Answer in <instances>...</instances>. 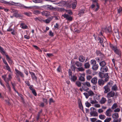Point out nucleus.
<instances>
[{
	"label": "nucleus",
	"mask_w": 122,
	"mask_h": 122,
	"mask_svg": "<svg viewBox=\"0 0 122 122\" xmlns=\"http://www.w3.org/2000/svg\"><path fill=\"white\" fill-rule=\"evenodd\" d=\"M110 46L112 50L114 51V53L118 56V57L121 58V52L120 50L118 49L117 46H114L111 43L110 44Z\"/></svg>",
	"instance_id": "nucleus-1"
},
{
	"label": "nucleus",
	"mask_w": 122,
	"mask_h": 122,
	"mask_svg": "<svg viewBox=\"0 0 122 122\" xmlns=\"http://www.w3.org/2000/svg\"><path fill=\"white\" fill-rule=\"evenodd\" d=\"M100 66L101 67L100 68L101 71L103 72H106L108 70L107 67L106 66V62L104 61H102L99 63Z\"/></svg>",
	"instance_id": "nucleus-2"
},
{
	"label": "nucleus",
	"mask_w": 122,
	"mask_h": 122,
	"mask_svg": "<svg viewBox=\"0 0 122 122\" xmlns=\"http://www.w3.org/2000/svg\"><path fill=\"white\" fill-rule=\"evenodd\" d=\"M104 72H105L101 71V72H99L98 73L99 76L101 79H103V78H104L105 79H109V77L108 76V73H104Z\"/></svg>",
	"instance_id": "nucleus-3"
},
{
	"label": "nucleus",
	"mask_w": 122,
	"mask_h": 122,
	"mask_svg": "<svg viewBox=\"0 0 122 122\" xmlns=\"http://www.w3.org/2000/svg\"><path fill=\"white\" fill-rule=\"evenodd\" d=\"M108 80L109 79H105L104 80H103L102 79H99L98 80V84L100 86H103L105 82H107Z\"/></svg>",
	"instance_id": "nucleus-4"
},
{
	"label": "nucleus",
	"mask_w": 122,
	"mask_h": 122,
	"mask_svg": "<svg viewBox=\"0 0 122 122\" xmlns=\"http://www.w3.org/2000/svg\"><path fill=\"white\" fill-rule=\"evenodd\" d=\"M115 95L114 92L112 91H111L107 94V98H110L112 97ZM116 95V94L115 95Z\"/></svg>",
	"instance_id": "nucleus-5"
},
{
	"label": "nucleus",
	"mask_w": 122,
	"mask_h": 122,
	"mask_svg": "<svg viewBox=\"0 0 122 122\" xmlns=\"http://www.w3.org/2000/svg\"><path fill=\"white\" fill-rule=\"evenodd\" d=\"M62 16L67 20L71 21L72 20V17L67 14H64L62 15Z\"/></svg>",
	"instance_id": "nucleus-6"
},
{
	"label": "nucleus",
	"mask_w": 122,
	"mask_h": 122,
	"mask_svg": "<svg viewBox=\"0 0 122 122\" xmlns=\"http://www.w3.org/2000/svg\"><path fill=\"white\" fill-rule=\"evenodd\" d=\"M96 54L97 56H99L102 58H103L104 57H105L104 55L101 52L100 50H96Z\"/></svg>",
	"instance_id": "nucleus-7"
},
{
	"label": "nucleus",
	"mask_w": 122,
	"mask_h": 122,
	"mask_svg": "<svg viewBox=\"0 0 122 122\" xmlns=\"http://www.w3.org/2000/svg\"><path fill=\"white\" fill-rule=\"evenodd\" d=\"M29 73L31 75L32 79L34 80H35L36 81H37V77L35 74L34 72L30 71H29Z\"/></svg>",
	"instance_id": "nucleus-8"
},
{
	"label": "nucleus",
	"mask_w": 122,
	"mask_h": 122,
	"mask_svg": "<svg viewBox=\"0 0 122 122\" xmlns=\"http://www.w3.org/2000/svg\"><path fill=\"white\" fill-rule=\"evenodd\" d=\"M103 88L104 90V92L105 93H107L109 92L110 91V88L108 86H107L106 85L103 87Z\"/></svg>",
	"instance_id": "nucleus-9"
},
{
	"label": "nucleus",
	"mask_w": 122,
	"mask_h": 122,
	"mask_svg": "<svg viewBox=\"0 0 122 122\" xmlns=\"http://www.w3.org/2000/svg\"><path fill=\"white\" fill-rule=\"evenodd\" d=\"M15 71L16 73L19 75L22 78L24 77V75L22 72L19 71L16 69H15Z\"/></svg>",
	"instance_id": "nucleus-10"
},
{
	"label": "nucleus",
	"mask_w": 122,
	"mask_h": 122,
	"mask_svg": "<svg viewBox=\"0 0 122 122\" xmlns=\"http://www.w3.org/2000/svg\"><path fill=\"white\" fill-rule=\"evenodd\" d=\"M0 52L3 55H5L6 56V55H8L7 53L5 52L4 49L0 46Z\"/></svg>",
	"instance_id": "nucleus-11"
},
{
	"label": "nucleus",
	"mask_w": 122,
	"mask_h": 122,
	"mask_svg": "<svg viewBox=\"0 0 122 122\" xmlns=\"http://www.w3.org/2000/svg\"><path fill=\"white\" fill-rule=\"evenodd\" d=\"M41 13L42 15L46 16H49L50 14V12L47 11H43L41 12Z\"/></svg>",
	"instance_id": "nucleus-12"
},
{
	"label": "nucleus",
	"mask_w": 122,
	"mask_h": 122,
	"mask_svg": "<svg viewBox=\"0 0 122 122\" xmlns=\"http://www.w3.org/2000/svg\"><path fill=\"white\" fill-rule=\"evenodd\" d=\"M97 79L96 77H95L92 79L91 80V82L93 84L96 85L97 83Z\"/></svg>",
	"instance_id": "nucleus-13"
},
{
	"label": "nucleus",
	"mask_w": 122,
	"mask_h": 122,
	"mask_svg": "<svg viewBox=\"0 0 122 122\" xmlns=\"http://www.w3.org/2000/svg\"><path fill=\"white\" fill-rule=\"evenodd\" d=\"M112 117L114 119L113 120H116L119 117L118 114L117 113H115L112 114Z\"/></svg>",
	"instance_id": "nucleus-14"
},
{
	"label": "nucleus",
	"mask_w": 122,
	"mask_h": 122,
	"mask_svg": "<svg viewBox=\"0 0 122 122\" xmlns=\"http://www.w3.org/2000/svg\"><path fill=\"white\" fill-rule=\"evenodd\" d=\"M78 105L79 108L81 109L83 111V105H82L81 101L80 99L78 100Z\"/></svg>",
	"instance_id": "nucleus-15"
},
{
	"label": "nucleus",
	"mask_w": 122,
	"mask_h": 122,
	"mask_svg": "<svg viewBox=\"0 0 122 122\" xmlns=\"http://www.w3.org/2000/svg\"><path fill=\"white\" fill-rule=\"evenodd\" d=\"M102 30H111V28L110 26L106 27L105 26H103L102 28Z\"/></svg>",
	"instance_id": "nucleus-16"
},
{
	"label": "nucleus",
	"mask_w": 122,
	"mask_h": 122,
	"mask_svg": "<svg viewBox=\"0 0 122 122\" xmlns=\"http://www.w3.org/2000/svg\"><path fill=\"white\" fill-rule=\"evenodd\" d=\"M91 116H98V113L96 111H92L90 112Z\"/></svg>",
	"instance_id": "nucleus-17"
},
{
	"label": "nucleus",
	"mask_w": 122,
	"mask_h": 122,
	"mask_svg": "<svg viewBox=\"0 0 122 122\" xmlns=\"http://www.w3.org/2000/svg\"><path fill=\"white\" fill-rule=\"evenodd\" d=\"M99 66L97 64H94L93 65L92 69L94 71L97 70Z\"/></svg>",
	"instance_id": "nucleus-18"
},
{
	"label": "nucleus",
	"mask_w": 122,
	"mask_h": 122,
	"mask_svg": "<svg viewBox=\"0 0 122 122\" xmlns=\"http://www.w3.org/2000/svg\"><path fill=\"white\" fill-rule=\"evenodd\" d=\"M79 60L81 62H83L84 61L85 58L83 56H80L79 57Z\"/></svg>",
	"instance_id": "nucleus-19"
},
{
	"label": "nucleus",
	"mask_w": 122,
	"mask_h": 122,
	"mask_svg": "<svg viewBox=\"0 0 122 122\" xmlns=\"http://www.w3.org/2000/svg\"><path fill=\"white\" fill-rule=\"evenodd\" d=\"M107 100L106 98L103 97H102L101 100L99 102L101 104H104L106 101Z\"/></svg>",
	"instance_id": "nucleus-20"
},
{
	"label": "nucleus",
	"mask_w": 122,
	"mask_h": 122,
	"mask_svg": "<svg viewBox=\"0 0 122 122\" xmlns=\"http://www.w3.org/2000/svg\"><path fill=\"white\" fill-rule=\"evenodd\" d=\"M71 80L72 81H73L74 82H75L77 79V77L75 75H73L72 76H71Z\"/></svg>",
	"instance_id": "nucleus-21"
},
{
	"label": "nucleus",
	"mask_w": 122,
	"mask_h": 122,
	"mask_svg": "<svg viewBox=\"0 0 122 122\" xmlns=\"http://www.w3.org/2000/svg\"><path fill=\"white\" fill-rule=\"evenodd\" d=\"M113 83V82L112 81H111L110 82H108L106 85L107 86H108L110 88L111 87H112Z\"/></svg>",
	"instance_id": "nucleus-22"
},
{
	"label": "nucleus",
	"mask_w": 122,
	"mask_h": 122,
	"mask_svg": "<svg viewBox=\"0 0 122 122\" xmlns=\"http://www.w3.org/2000/svg\"><path fill=\"white\" fill-rule=\"evenodd\" d=\"M6 59L8 61L9 63L12 64L13 62V61L9 57L8 55H6Z\"/></svg>",
	"instance_id": "nucleus-23"
},
{
	"label": "nucleus",
	"mask_w": 122,
	"mask_h": 122,
	"mask_svg": "<svg viewBox=\"0 0 122 122\" xmlns=\"http://www.w3.org/2000/svg\"><path fill=\"white\" fill-rule=\"evenodd\" d=\"M16 3L12 1H10L7 2V5H15Z\"/></svg>",
	"instance_id": "nucleus-24"
},
{
	"label": "nucleus",
	"mask_w": 122,
	"mask_h": 122,
	"mask_svg": "<svg viewBox=\"0 0 122 122\" xmlns=\"http://www.w3.org/2000/svg\"><path fill=\"white\" fill-rule=\"evenodd\" d=\"M90 65L89 64V62L85 63L84 65L85 68L86 69L89 68L90 67Z\"/></svg>",
	"instance_id": "nucleus-25"
},
{
	"label": "nucleus",
	"mask_w": 122,
	"mask_h": 122,
	"mask_svg": "<svg viewBox=\"0 0 122 122\" xmlns=\"http://www.w3.org/2000/svg\"><path fill=\"white\" fill-rule=\"evenodd\" d=\"M11 12L12 13H18V11L14 8V7H11L10 8Z\"/></svg>",
	"instance_id": "nucleus-26"
},
{
	"label": "nucleus",
	"mask_w": 122,
	"mask_h": 122,
	"mask_svg": "<svg viewBox=\"0 0 122 122\" xmlns=\"http://www.w3.org/2000/svg\"><path fill=\"white\" fill-rule=\"evenodd\" d=\"M84 86L86 85L88 87H90L91 86V85L90 83L89 82L86 81L85 82L82 83Z\"/></svg>",
	"instance_id": "nucleus-27"
},
{
	"label": "nucleus",
	"mask_w": 122,
	"mask_h": 122,
	"mask_svg": "<svg viewBox=\"0 0 122 122\" xmlns=\"http://www.w3.org/2000/svg\"><path fill=\"white\" fill-rule=\"evenodd\" d=\"M75 64L78 67L81 66L82 65V63L77 61L76 62Z\"/></svg>",
	"instance_id": "nucleus-28"
},
{
	"label": "nucleus",
	"mask_w": 122,
	"mask_h": 122,
	"mask_svg": "<svg viewBox=\"0 0 122 122\" xmlns=\"http://www.w3.org/2000/svg\"><path fill=\"white\" fill-rule=\"evenodd\" d=\"M117 87L116 84L112 86V91H116L117 90Z\"/></svg>",
	"instance_id": "nucleus-29"
},
{
	"label": "nucleus",
	"mask_w": 122,
	"mask_h": 122,
	"mask_svg": "<svg viewBox=\"0 0 122 122\" xmlns=\"http://www.w3.org/2000/svg\"><path fill=\"white\" fill-rule=\"evenodd\" d=\"M16 93L18 94V96L20 97L21 98V100H22L23 102H25V100L23 98V95H22L21 94L19 93L18 92H17Z\"/></svg>",
	"instance_id": "nucleus-30"
},
{
	"label": "nucleus",
	"mask_w": 122,
	"mask_h": 122,
	"mask_svg": "<svg viewBox=\"0 0 122 122\" xmlns=\"http://www.w3.org/2000/svg\"><path fill=\"white\" fill-rule=\"evenodd\" d=\"M52 18H49L46 20H44V21L46 23H49L50 21L52 20Z\"/></svg>",
	"instance_id": "nucleus-31"
},
{
	"label": "nucleus",
	"mask_w": 122,
	"mask_h": 122,
	"mask_svg": "<svg viewBox=\"0 0 122 122\" xmlns=\"http://www.w3.org/2000/svg\"><path fill=\"white\" fill-rule=\"evenodd\" d=\"M77 2L76 0H75L74 2L72 4V8L73 9H75L76 5L77 4Z\"/></svg>",
	"instance_id": "nucleus-32"
},
{
	"label": "nucleus",
	"mask_w": 122,
	"mask_h": 122,
	"mask_svg": "<svg viewBox=\"0 0 122 122\" xmlns=\"http://www.w3.org/2000/svg\"><path fill=\"white\" fill-rule=\"evenodd\" d=\"M24 14L25 15L28 16H31L32 14L31 12H25Z\"/></svg>",
	"instance_id": "nucleus-33"
},
{
	"label": "nucleus",
	"mask_w": 122,
	"mask_h": 122,
	"mask_svg": "<svg viewBox=\"0 0 122 122\" xmlns=\"http://www.w3.org/2000/svg\"><path fill=\"white\" fill-rule=\"evenodd\" d=\"M71 68L72 71H74V72L75 71V69H77V67L75 66V65H71Z\"/></svg>",
	"instance_id": "nucleus-34"
},
{
	"label": "nucleus",
	"mask_w": 122,
	"mask_h": 122,
	"mask_svg": "<svg viewBox=\"0 0 122 122\" xmlns=\"http://www.w3.org/2000/svg\"><path fill=\"white\" fill-rule=\"evenodd\" d=\"M119 31H115L113 33L114 36H115L117 37H119Z\"/></svg>",
	"instance_id": "nucleus-35"
},
{
	"label": "nucleus",
	"mask_w": 122,
	"mask_h": 122,
	"mask_svg": "<svg viewBox=\"0 0 122 122\" xmlns=\"http://www.w3.org/2000/svg\"><path fill=\"white\" fill-rule=\"evenodd\" d=\"M32 1L36 3H42L43 1L42 0H32Z\"/></svg>",
	"instance_id": "nucleus-36"
},
{
	"label": "nucleus",
	"mask_w": 122,
	"mask_h": 122,
	"mask_svg": "<svg viewBox=\"0 0 122 122\" xmlns=\"http://www.w3.org/2000/svg\"><path fill=\"white\" fill-rule=\"evenodd\" d=\"M118 107V105L116 103H114L112 106L111 108L112 109H116Z\"/></svg>",
	"instance_id": "nucleus-37"
},
{
	"label": "nucleus",
	"mask_w": 122,
	"mask_h": 122,
	"mask_svg": "<svg viewBox=\"0 0 122 122\" xmlns=\"http://www.w3.org/2000/svg\"><path fill=\"white\" fill-rule=\"evenodd\" d=\"M97 62L95 59H92L90 61V63L91 65H92L94 64H96Z\"/></svg>",
	"instance_id": "nucleus-38"
},
{
	"label": "nucleus",
	"mask_w": 122,
	"mask_h": 122,
	"mask_svg": "<svg viewBox=\"0 0 122 122\" xmlns=\"http://www.w3.org/2000/svg\"><path fill=\"white\" fill-rule=\"evenodd\" d=\"M88 94V96H92L94 94L93 91L90 90L89 91L87 92Z\"/></svg>",
	"instance_id": "nucleus-39"
},
{
	"label": "nucleus",
	"mask_w": 122,
	"mask_h": 122,
	"mask_svg": "<svg viewBox=\"0 0 122 122\" xmlns=\"http://www.w3.org/2000/svg\"><path fill=\"white\" fill-rule=\"evenodd\" d=\"M20 27L24 29H26L27 27V26L26 25L22 23L20 25Z\"/></svg>",
	"instance_id": "nucleus-40"
},
{
	"label": "nucleus",
	"mask_w": 122,
	"mask_h": 122,
	"mask_svg": "<svg viewBox=\"0 0 122 122\" xmlns=\"http://www.w3.org/2000/svg\"><path fill=\"white\" fill-rule=\"evenodd\" d=\"M17 13H14L13 15L14 16L16 17H22V16L21 15L18 14Z\"/></svg>",
	"instance_id": "nucleus-41"
},
{
	"label": "nucleus",
	"mask_w": 122,
	"mask_h": 122,
	"mask_svg": "<svg viewBox=\"0 0 122 122\" xmlns=\"http://www.w3.org/2000/svg\"><path fill=\"white\" fill-rule=\"evenodd\" d=\"M54 28L55 30H57L59 29V24L58 23H56L54 26Z\"/></svg>",
	"instance_id": "nucleus-42"
},
{
	"label": "nucleus",
	"mask_w": 122,
	"mask_h": 122,
	"mask_svg": "<svg viewBox=\"0 0 122 122\" xmlns=\"http://www.w3.org/2000/svg\"><path fill=\"white\" fill-rule=\"evenodd\" d=\"M33 13L35 15H38L40 14V11L39 10H36L34 11Z\"/></svg>",
	"instance_id": "nucleus-43"
},
{
	"label": "nucleus",
	"mask_w": 122,
	"mask_h": 122,
	"mask_svg": "<svg viewBox=\"0 0 122 122\" xmlns=\"http://www.w3.org/2000/svg\"><path fill=\"white\" fill-rule=\"evenodd\" d=\"M99 118L102 120H103L105 119L106 118V116L104 115L101 114L99 116Z\"/></svg>",
	"instance_id": "nucleus-44"
},
{
	"label": "nucleus",
	"mask_w": 122,
	"mask_h": 122,
	"mask_svg": "<svg viewBox=\"0 0 122 122\" xmlns=\"http://www.w3.org/2000/svg\"><path fill=\"white\" fill-rule=\"evenodd\" d=\"M75 84L78 87H80L81 86V83L79 81H76Z\"/></svg>",
	"instance_id": "nucleus-45"
},
{
	"label": "nucleus",
	"mask_w": 122,
	"mask_h": 122,
	"mask_svg": "<svg viewBox=\"0 0 122 122\" xmlns=\"http://www.w3.org/2000/svg\"><path fill=\"white\" fill-rule=\"evenodd\" d=\"M55 102V101L53 100L52 98H51L49 99V103L50 105L51 103H54Z\"/></svg>",
	"instance_id": "nucleus-46"
},
{
	"label": "nucleus",
	"mask_w": 122,
	"mask_h": 122,
	"mask_svg": "<svg viewBox=\"0 0 122 122\" xmlns=\"http://www.w3.org/2000/svg\"><path fill=\"white\" fill-rule=\"evenodd\" d=\"M6 86L9 89V91L10 92L11 91V89L9 83H6Z\"/></svg>",
	"instance_id": "nucleus-47"
},
{
	"label": "nucleus",
	"mask_w": 122,
	"mask_h": 122,
	"mask_svg": "<svg viewBox=\"0 0 122 122\" xmlns=\"http://www.w3.org/2000/svg\"><path fill=\"white\" fill-rule=\"evenodd\" d=\"M84 13V11L83 10H81L79 11L78 15L80 16H82Z\"/></svg>",
	"instance_id": "nucleus-48"
},
{
	"label": "nucleus",
	"mask_w": 122,
	"mask_h": 122,
	"mask_svg": "<svg viewBox=\"0 0 122 122\" xmlns=\"http://www.w3.org/2000/svg\"><path fill=\"white\" fill-rule=\"evenodd\" d=\"M111 120V117H107L104 120V122H110Z\"/></svg>",
	"instance_id": "nucleus-49"
},
{
	"label": "nucleus",
	"mask_w": 122,
	"mask_h": 122,
	"mask_svg": "<svg viewBox=\"0 0 122 122\" xmlns=\"http://www.w3.org/2000/svg\"><path fill=\"white\" fill-rule=\"evenodd\" d=\"M79 80L81 81H85V79L84 77L81 76L79 78Z\"/></svg>",
	"instance_id": "nucleus-50"
},
{
	"label": "nucleus",
	"mask_w": 122,
	"mask_h": 122,
	"mask_svg": "<svg viewBox=\"0 0 122 122\" xmlns=\"http://www.w3.org/2000/svg\"><path fill=\"white\" fill-rule=\"evenodd\" d=\"M103 40L102 38L100 37H98V40L99 41V42L100 43H103Z\"/></svg>",
	"instance_id": "nucleus-51"
},
{
	"label": "nucleus",
	"mask_w": 122,
	"mask_h": 122,
	"mask_svg": "<svg viewBox=\"0 0 122 122\" xmlns=\"http://www.w3.org/2000/svg\"><path fill=\"white\" fill-rule=\"evenodd\" d=\"M82 88H83V90L86 91V92H87L88 91V90L89 89V88H88V87H85V86H84V87H83V86H82Z\"/></svg>",
	"instance_id": "nucleus-52"
},
{
	"label": "nucleus",
	"mask_w": 122,
	"mask_h": 122,
	"mask_svg": "<svg viewBox=\"0 0 122 122\" xmlns=\"http://www.w3.org/2000/svg\"><path fill=\"white\" fill-rule=\"evenodd\" d=\"M77 69L79 71H83L85 70L82 67L77 68Z\"/></svg>",
	"instance_id": "nucleus-53"
},
{
	"label": "nucleus",
	"mask_w": 122,
	"mask_h": 122,
	"mask_svg": "<svg viewBox=\"0 0 122 122\" xmlns=\"http://www.w3.org/2000/svg\"><path fill=\"white\" fill-rule=\"evenodd\" d=\"M42 99L44 103H45L46 105L47 104H48V102L47 101V99L44 98H43Z\"/></svg>",
	"instance_id": "nucleus-54"
},
{
	"label": "nucleus",
	"mask_w": 122,
	"mask_h": 122,
	"mask_svg": "<svg viewBox=\"0 0 122 122\" xmlns=\"http://www.w3.org/2000/svg\"><path fill=\"white\" fill-rule=\"evenodd\" d=\"M68 74L69 76H72V72L70 69L68 70Z\"/></svg>",
	"instance_id": "nucleus-55"
},
{
	"label": "nucleus",
	"mask_w": 122,
	"mask_h": 122,
	"mask_svg": "<svg viewBox=\"0 0 122 122\" xmlns=\"http://www.w3.org/2000/svg\"><path fill=\"white\" fill-rule=\"evenodd\" d=\"M47 8L51 10H52L54 9V8L51 5H48Z\"/></svg>",
	"instance_id": "nucleus-56"
},
{
	"label": "nucleus",
	"mask_w": 122,
	"mask_h": 122,
	"mask_svg": "<svg viewBox=\"0 0 122 122\" xmlns=\"http://www.w3.org/2000/svg\"><path fill=\"white\" fill-rule=\"evenodd\" d=\"M57 70L58 72H61V67L60 65L58 67L57 69Z\"/></svg>",
	"instance_id": "nucleus-57"
},
{
	"label": "nucleus",
	"mask_w": 122,
	"mask_h": 122,
	"mask_svg": "<svg viewBox=\"0 0 122 122\" xmlns=\"http://www.w3.org/2000/svg\"><path fill=\"white\" fill-rule=\"evenodd\" d=\"M49 35L51 37H53L54 35V33L52 31H50L49 33Z\"/></svg>",
	"instance_id": "nucleus-58"
},
{
	"label": "nucleus",
	"mask_w": 122,
	"mask_h": 122,
	"mask_svg": "<svg viewBox=\"0 0 122 122\" xmlns=\"http://www.w3.org/2000/svg\"><path fill=\"white\" fill-rule=\"evenodd\" d=\"M66 12L68 13L69 14L71 15L72 14V11L70 10H66Z\"/></svg>",
	"instance_id": "nucleus-59"
},
{
	"label": "nucleus",
	"mask_w": 122,
	"mask_h": 122,
	"mask_svg": "<svg viewBox=\"0 0 122 122\" xmlns=\"http://www.w3.org/2000/svg\"><path fill=\"white\" fill-rule=\"evenodd\" d=\"M32 91V92L33 95H34L35 96H37V94L35 90V89L34 90H33Z\"/></svg>",
	"instance_id": "nucleus-60"
},
{
	"label": "nucleus",
	"mask_w": 122,
	"mask_h": 122,
	"mask_svg": "<svg viewBox=\"0 0 122 122\" xmlns=\"http://www.w3.org/2000/svg\"><path fill=\"white\" fill-rule=\"evenodd\" d=\"M85 105H86V106L88 107H89L91 105V104H90L87 101L85 103Z\"/></svg>",
	"instance_id": "nucleus-61"
},
{
	"label": "nucleus",
	"mask_w": 122,
	"mask_h": 122,
	"mask_svg": "<svg viewBox=\"0 0 122 122\" xmlns=\"http://www.w3.org/2000/svg\"><path fill=\"white\" fill-rule=\"evenodd\" d=\"M92 77L91 76L89 75L86 76V79L87 80L90 81L92 78Z\"/></svg>",
	"instance_id": "nucleus-62"
},
{
	"label": "nucleus",
	"mask_w": 122,
	"mask_h": 122,
	"mask_svg": "<svg viewBox=\"0 0 122 122\" xmlns=\"http://www.w3.org/2000/svg\"><path fill=\"white\" fill-rule=\"evenodd\" d=\"M117 12L118 13H122V9L121 7H120L119 9H118Z\"/></svg>",
	"instance_id": "nucleus-63"
},
{
	"label": "nucleus",
	"mask_w": 122,
	"mask_h": 122,
	"mask_svg": "<svg viewBox=\"0 0 122 122\" xmlns=\"http://www.w3.org/2000/svg\"><path fill=\"white\" fill-rule=\"evenodd\" d=\"M121 118H119V119H117L116 120H113V122H121Z\"/></svg>",
	"instance_id": "nucleus-64"
}]
</instances>
